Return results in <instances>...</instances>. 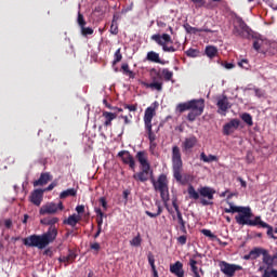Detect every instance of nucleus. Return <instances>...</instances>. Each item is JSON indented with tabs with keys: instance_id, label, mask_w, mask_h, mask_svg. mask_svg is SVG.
I'll list each match as a JSON object with an SVG mask.
<instances>
[{
	"instance_id": "obj_1",
	"label": "nucleus",
	"mask_w": 277,
	"mask_h": 277,
	"mask_svg": "<svg viewBox=\"0 0 277 277\" xmlns=\"http://www.w3.org/2000/svg\"><path fill=\"white\" fill-rule=\"evenodd\" d=\"M60 222L57 217H44L40 220V224L43 226H50L49 229L42 235H30L23 239L24 246L27 248H38L39 250H44L49 243H53L57 239V227L55 224Z\"/></svg>"
},
{
	"instance_id": "obj_2",
	"label": "nucleus",
	"mask_w": 277,
	"mask_h": 277,
	"mask_svg": "<svg viewBox=\"0 0 277 277\" xmlns=\"http://www.w3.org/2000/svg\"><path fill=\"white\" fill-rule=\"evenodd\" d=\"M229 208H225V213H238L235 216L236 222L239 226H267V223L261 220V216H255L252 220V209L250 207L235 206L233 202L227 201Z\"/></svg>"
},
{
	"instance_id": "obj_3",
	"label": "nucleus",
	"mask_w": 277,
	"mask_h": 277,
	"mask_svg": "<svg viewBox=\"0 0 277 277\" xmlns=\"http://www.w3.org/2000/svg\"><path fill=\"white\" fill-rule=\"evenodd\" d=\"M175 111L176 114H185V111H189L186 119L188 122H195L196 118L205 114V100H190L180 103L176 105Z\"/></svg>"
},
{
	"instance_id": "obj_4",
	"label": "nucleus",
	"mask_w": 277,
	"mask_h": 277,
	"mask_svg": "<svg viewBox=\"0 0 277 277\" xmlns=\"http://www.w3.org/2000/svg\"><path fill=\"white\" fill-rule=\"evenodd\" d=\"M150 183L154 187V192L160 194V198L164 207H168V202H170V187L168 186V175L162 173L158 176L157 180H155V177H151Z\"/></svg>"
},
{
	"instance_id": "obj_5",
	"label": "nucleus",
	"mask_w": 277,
	"mask_h": 277,
	"mask_svg": "<svg viewBox=\"0 0 277 277\" xmlns=\"http://www.w3.org/2000/svg\"><path fill=\"white\" fill-rule=\"evenodd\" d=\"M136 160L141 166V171L133 174L134 181H140V183H146L150 174V162H148V154L146 151H138L135 156Z\"/></svg>"
},
{
	"instance_id": "obj_6",
	"label": "nucleus",
	"mask_w": 277,
	"mask_h": 277,
	"mask_svg": "<svg viewBox=\"0 0 277 277\" xmlns=\"http://www.w3.org/2000/svg\"><path fill=\"white\" fill-rule=\"evenodd\" d=\"M173 177L177 183H183V156L181 147L174 145L171 150Z\"/></svg>"
},
{
	"instance_id": "obj_7",
	"label": "nucleus",
	"mask_w": 277,
	"mask_h": 277,
	"mask_svg": "<svg viewBox=\"0 0 277 277\" xmlns=\"http://www.w3.org/2000/svg\"><path fill=\"white\" fill-rule=\"evenodd\" d=\"M151 40H154V42L158 43L159 47H162V51H164V53H176V51H179V49H181V42H175V45H170L169 44H174V41L172 40V37L168 34H156L151 36Z\"/></svg>"
},
{
	"instance_id": "obj_8",
	"label": "nucleus",
	"mask_w": 277,
	"mask_h": 277,
	"mask_svg": "<svg viewBox=\"0 0 277 277\" xmlns=\"http://www.w3.org/2000/svg\"><path fill=\"white\" fill-rule=\"evenodd\" d=\"M199 196L202 198L200 199V202L203 207H209L213 205V196H215V189L209 187V186H202L198 189Z\"/></svg>"
},
{
	"instance_id": "obj_9",
	"label": "nucleus",
	"mask_w": 277,
	"mask_h": 277,
	"mask_svg": "<svg viewBox=\"0 0 277 277\" xmlns=\"http://www.w3.org/2000/svg\"><path fill=\"white\" fill-rule=\"evenodd\" d=\"M232 34L237 38H248V36H250V27L243 19L238 18Z\"/></svg>"
},
{
	"instance_id": "obj_10",
	"label": "nucleus",
	"mask_w": 277,
	"mask_h": 277,
	"mask_svg": "<svg viewBox=\"0 0 277 277\" xmlns=\"http://www.w3.org/2000/svg\"><path fill=\"white\" fill-rule=\"evenodd\" d=\"M219 267H220L222 274H224L225 276H228V277H233V276H235L236 272H241V269H243V267L241 265L230 264L226 261L219 262Z\"/></svg>"
},
{
	"instance_id": "obj_11",
	"label": "nucleus",
	"mask_w": 277,
	"mask_h": 277,
	"mask_svg": "<svg viewBox=\"0 0 277 277\" xmlns=\"http://www.w3.org/2000/svg\"><path fill=\"white\" fill-rule=\"evenodd\" d=\"M57 211H64V203L60 201L58 203L50 202L42 206L39 210L40 215H53Z\"/></svg>"
},
{
	"instance_id": "obj_12",
	"label": "nucleus",
	"mask_w": 277,
	"mask_h": 277,
	"mask_svg": "<svg viewBox=\"0 0 277 277\" xmlns=\"http://www.w3.org/2000/svg\"><path fill=\"white\" fill-rule=\"evenodd\" d=\"M216 101L217 114L226 116V111L230 109V102H228V97L226 95H221L216 97Z\"/></svg>"
},
{
	"instance_id": "obj_13",
	"label": "nucleus",
	"mask_w": 277,
	"mask_h": 277,
	"mask_svg": "<svg viewBox=\"0 0 277 277\" xmlns=\"http://www.w3.org/2000/svg\"><path fill=\"white\" fill-rule=\"evenodd\" d=\"M117 156L120 157L126 166H129V168L135 172V158H133V155H131L129 150H121Z\"/></svg>"
},
{
	"instance_id": "obj_14",
	"label": "nucleus",
	"mask_w": 277,
	"mask_h": 277,
	"mask_svg": "<svg viewBox=\"0 0 277 277\" xmlns=\"http://www.w3.org/2000/svg\"><path fill=\"white\" fill-rule=\"evenodd\" d=\"M156 111L155 107L149 106L145 109V115H144V124H145V131H153V118H155Z\"/></svg>"
},
{
	"instance_id": "obj_15",
	"label": "nucleus",
	"mask_w": 277,
	"mask_h": 277,
	"mask_svg": "<svg viewBox=\"0 0 277 277\" xmlns=\"http://www.w3.org/2000/svg\"><path fill=\"white\" fill-rule=\"evenodd\" d=\"M196 146H198V137H196V135L185 137L184 141L182 142L183 153H192V150H194Z\"/></svg>"
},
{
	"instance_id": "obj_16",
	"label": "nucleus",
	"mask_w": 277,
	"mask_h": 277,
	"mask_svg": "<svg viewBox=\"0 0 277 277\" xmlns=\"http://www.w3.org/2000/svg\"><path fill=\"white\" fill-rule=\"evenodd\" d=\"M262 256L264 265H267V267H274L275 265L277 267V252L272 255L268 250L262 249Z\"/></svg>"
},
{
	"instance_id": "obj_17",
	"label": "nucleus",
	"mask_w": 277,
	"mask_h": 277,
	"mask_svg": "<svg viewBox=\"0 0 277 277\" xmlns=\"http://www.w3.org/2000/svg\"><path fill=\"white\" fill-rule=\"evenodd\" d=\"M240 124H241V121H239V119H232L229 122L224 124L223 133L225 135H232V133H235V131L239 129Z\"/></svg>"
},
{
	"instance_id": "obj_18",
	"label": "nucleus",
	"mask_w": 277,
	"mask_h": 277,
	"mask_svg": "<svg viewBox=\"0 0 277 277\" xmlns=\"http://www.w3.org/2000/svg\"><path fill=\"white\" fill-rule=\"evenodd\" d=\"M170 273L176 277H185V269H183V263L176 261L174 264H170Z\"/></svg>"
},
{
	"instance_id": "obj_19",
	"label": "nucleus",
	"mask_w": 277,
	"mask_h": 277,
	"mask_svg": "<svg viewBox=\"0 0 277 277\" xmlns=\"http://www.w3.org/2000/svg\"><path fill=\"white\" fill-rule=\"evenodd\" d=\"M43 196H44V190L43 189H35L31 193L30 202H32V205H36V207H40V205H42V197Z\"/></svg>"
},
{
	"instance_id": "obj_20",
	"label": "nucleus",
	"mask_w": 277,
	"mask_h": 277,
	"mask_svg": "<svg viewBox=\"0 0 277 277\" xmlns=\"http://www.w3.org/2000/svg\"><path fill=\"white\" fill-rule=\"evenodd\" d=\"M172 207H173V209L175 210V213H176L177 224L180 226L184 225V224H187V222L183 219V213L181 212V208L179 207V202H177L176 198H174L172 200Z\"/></svg>"
},
{
	"instance_id": "obj_21",
	"label": "nucleus",
	"mask_w": 277,
	"mask_h": 277,
	"mask_svg": "<svg viewBox=\"0 0 277 277\" xmlns=\"http://www.w3.org/2000/svg\"><path fill=\"white\" fill-rule=\"evenodd\" d=\"M76 259H77V253L69 249L67 255H62L58 258V262L65 263V265H68V263H75Z\"/></svg>"
},
{
	"instance_id": "obj_22",
	"label": "nucleus",
	"mask_w": 277,
	"mask_h": 277,
	"mask_svg": "<svg viewBox=\"0 0 277 277\" xmlns=\"http://www.w3.org/2000/svg\"><path fill=\"white\" fill-rule=\"evenodd\" d=\"M52 180H53V176H51L50 173L48 172L41 173L40 177L34 182V187L47 185V183H49V181H52Z\"/></svg>"
},
{
	"instance_id": "obj_23",
	"label": "nucleus",
	"mask_w": 277,
	"mask_h": 277,
	"mask_svg": "<svg viewBox=\"0 0 277 277\" xmlns=\"http://www.w3.org/2000/svg\"><path fill=\"white\" fill-rule=\"evenodd\" d=\"M102 116L104 117V127H111V122L118 118V115L116 113H109L107 110H104L102 113Z\"/></svg>"
},
{
	"instance_id": "obj_24",
	"label": "nucleus",
	"mask_w": 277,
	"mask_h": 277,
	"mask_svg": "<svg viewBox=\"0 0 277 277\" xmlns=\"http://www.w3.org/2000/svg\"><path fill=\"white\" fill-rule=\"evenodd\" d=\"M81 221V216L79 214H71L68 216V219L63 221V224H67V226H71V228H75L77 224Z\"/></svg>"
},
{
	"instance_id": "obj_25",
	"label": "nucleus",
	"mask_w": 277,
	"mask_h": 277,
	"mask_svg": "<svg viewBox=\"0 0 277 277\" xmlns=\"http://www.w3.org/2000/svg\"><path fill=\"white\" fill-rule=\"evenodd\" d=\"M267 42L263 39H255L253 41V49L258 51V53H265L267 51V48L265 47Z\"/></svg>"
},
{
	"instance_id": "obj_26",
	"label": "nucleus",
	"mask_w": 277,
	"mask_h": 277,
	"mask_svg": "<svg viewBox=\"0 0 277 277\" xmlns=\"http://www.w3.org/2000/svg\"><path fill=\"white\" fill-rule=\"evenodd\" d=\"M147 62H153L154 64H163V61H161V57H159V53L155 51H149L146 55Z\"/></svg>"
},
{
	"instance_id": "obj_27",
	"label": "nucleus",
	"mask_w": 277,
	"mask_h": 277,
	"mask_svg": "<svg viewBox=\"0 0 277 277\" xmlns=\"http://www.w3.org/2000/svg\"><path fill=\"white\" fill-rule=\"evenodd\" d=\"M146 133L148 135V140H149V150H155V148H157V135L155 134V132H153V130H146Z\"/></svg>"
},
{
	"instance_id": "obj_28",
	"label": "nucleus",
	"mask_w": 277,
	"mask_h": 277,
	"mask_svg": "<svg viewBox=\"0 0 277 277\" xmlns=\"http://www.w3.org/2000/svg\"><path fill=\"white\" fill-rule=\"evenodd\" d=\"M106 12H107V2H104L103 4H98L93 10L94 16H105Z\"/></svg>"
},
{
	"instance_id": "obj_29",
	"label": "nucleus",
	"mask_w": 277,
	"mask_h": 277,
	"mask_svg": "<svg viewBox=\"0 0 277 277\" xmlns=\"http://www.w3.org/2000/svg\"><path fill=\"white\" fill-rule=\"evenodd\" d=\"M156 207H157V212L153 213L150 211H145L146 215H148V217H159V215L161 213H163V208L161 207V202L160 201H156L155 202Z\"/></svg>"
},
{
	"instance_id": "obj_30",
	"label": "nucleus",
	"mask_w": 277,
	"mask_h": 277,
	"mask_svg": "<svg viewBox=\"0 0 277 277\" xmlns=\"http://www.w3.org/2000/svg\"><path fill=\"white\" fill-rule=\"evenodd\" d=\"M145 85L146 88H150V90H157V92H161V90H163V81L146 83Z\"/></svg>"
},
{
	"instance_id": "obj_31",
	"label": "nucleus",
	"mask_w": 277,
	"mask_h": 277,
	"mask_svg": "<svg viewBox=\"0 0 277 277\" xmlns=\"http://www.w3.org/2000/svg\"><path fill=\"white\" fill-rule=\"evenodd\" d=\"M187 192H188V196H189L190 199L198 200L200 198V192H197L196 188H194L193 185L188 186Z\"/></svg>"
},
{
	"instance_id": "obj_32",
	"label": "nucleus",
	"mask_w": 277,
	"mask_h": 277,
	"mask_svg": "<svg viewBox=\"0 0 277 277\" xmlns=\"http://www.w3.org/2000/svg\"><path fill=\"white\" fill-rule=\"evenodd\" d=\"M68 196H77V189L75 188H68L66 190H63L61 194H60V198L62 200L68 198Z\"/></svg>"
},
{
	"instance_id": "obj_33",
	"label": "nucleus",
	"mask_w": 277,
	"mask_h": 277,
	"mask_svg": "<svg viewBox=\"0 0 277 277\" xmlns=\"http://www.w3.org/2000/svg\"><path fill=\"white\" fill-rule=\"evenodd\" d=\"M200 160L203 161L205 163H211L213 161H217V156L209 155L201 153L200 154Z\"/></svg>"
},
{
	"instance_id": "obj_34",
	"label": "nucleus",
	"mask_w": 277,
	"mask_h": 277,
	"mask_svg": "<svg viewBox=\"0 0 277 277\" xmlns=\"http://www.w3.org/2000/svg\"><path fill=\"white\" fill-rule=\"evenodd\" d=\"M206 55L208 57H210V60H213V57H215L217 55V48H215L213 45H208L206 48Z\"/></svg>"
},
{
	"instance_id": "obj_35",
	"label": "nucleus",
	"mask_w": 277,
	"mask_h": 277,
	"mask_svg": "<svg viewBox=\"0 0 277 277\" xmlns=\"http://www.w3.org/2000/svg\"><path fill=\"white\" fill-rule=\"evenodd\" d=\"M249 254H251V261H254V260L259 259V256H261V254H263V248L255 247L249 252Z\"/></svg>"
},
{
	"instance_id": "obj_36",
	"label": "nucleus",
	"mask_w": 277,
	"mask_h": 277,
	"mask_svg": "<svg viewBox=\"0 0 277 277\" xmlns=\"http://www.w3.org/2000/svg\"><path fill=\"white\" fill-rule=\"evenodd\" d=\"M121 70L123 71V75H128L130 79H135V74L129 69V64L124 63L121 65Z\"/></svg>"
},
{
	"instance_id": "obj_37",
	"label": "nucleus",
	"mask_w": 277,
	"mask_h": 277,
	"mask_svg": "<svg viewBox=\"0 0 277 277\" xmlns=\"http://www.w3.org/2000/svg\"><path fill=\"white\" fill-rule=\"evenodd\" d=\"M241 120L248 124V127H252L254 124V121L252 120V115L249 113H245L241 115Z\"/></svg>"
},
{
	"instance_id": "obj_38",
	"label": "nucleus",
	"mask_w": 277,
	"mask_h": 277,
	"mask_svg": "<svg viewBox=\"0 0 277 277\" xmlns=\"http://www.w3.org/2000/svg\"><path fill=\"white\" fill-rule=\"evenodd\" d=\"M162 77L164 81H172V78L174 77V72L170 71L168 68L162 69Z\"/></svg>"
},
{
	"instance_id": "obj_39",
	"label": "nucleus",
	"mask_w": 277,
	"mask_h": 277,
	"mask_svg": "<svg viewBox=\"0 0 277 277\" xmlns=\"http://www.w3.org/2000/svg\"><path fill=\"white\" fill-rule=\"evenodd\" d=\"M130 246L140 248V246H142V236L137 234L132 240H130Z\"/></svg>"
},
{
	"instance_id": "obj_40",
	"label": "nucleus",
	"mask_w": 277,
	"mask_h": 277,
	"mask_svg": "<svg viewBox=\"0 0 277 277\" xmlns=\"http://www.w3.org/2000/svg\"><path fill=\"white\" fill-rule=\"evenodd\" d=\"M184 29L187 34H200L202 31L200 28H196L189 24H184Z\"/></svg>"
},
{
	"instance_id": "obj_41",
	"label": "nucleus",
	"mask_w": 277,
	"mask_h": 277,
	"mask_svg": "<svg viewBox=\"0 0 277 277\" xmlns=\"http://www.w3.org/2000/svg\"><path fill=\"white\" fill-rule=\"evenodd\" d=\"M150 72H151V83H155L156 81H163L161 78V74H159L157 69L153 68Z\"/></svg>"
},
{
	"instance_id": "obj_42",
	"label": "nucleus",
	"mask_w": 277,
	"mask_h": 277,
	"mask_svg": "<svg viewBox=\"0 0 277 277\" xmlns=\"http://www.w3.org/2000/svg\"><path fill=\"white\" fill-rule=\"evenodd\" d=\"M118 62H122V53L120 52V48L114 54L113 66H116Z\"/></svg>"
},
{
	"instance_id": "obj_43",
	"label": "nucleus",
	"mask_w": 277,
	"mask_h": 277,
	"mask_svg": "<svg viewBox=\"0 0 277 277\" xmlns=\"http://www.w3.org/2000/svg\"><path fill=\"white\" fill-rule=\"evenodd\" d=\"M147 259H148V263H149V265L151 267V271L157 269V266H155V255L153 254V252H149L147 254Z\"/></svg>"
},
{
	"instance_id": "obj_44",
	"label": "nucleus",
	"mask_w": 277,
	"mask_h": 277,
	"mask_svg": "<svg viewBox=\"0 0 277 277\" xmlns=\"http://www.w3.org/2000/svg\"><path fill=\"white\" fill-rule=\"evenodd\" d=\"M81 34L82 36H92V34H94V29H92L91 27L82 26Z\"/></svg>"
},
{
	"instance_id": "obj_45",
	"label": "nucleus",
	"mask_w": 277,
	"mask_h": 277,
	"mask_svg": "<svg viewBox=\"0 0 277 277\" xmlns=\"http://www.w3.org/2000/svg\"><path fill=\"white\" fill-rule=\"evenodd\" d=\"M262 277H277V269H265Z\"/></svg>"
},
{
	"instance_id": "obj_46",
	"label": "nucleus",
	"mask_w": 277,
	"mask_h": 277,
	"mask_svg": "<svg viewBox=\"0 0 277 277\" xmlns=\"http://www.w3.org/2000/svg\"><path fill=\"white\" fill-rule=\"evenodd\" d=\"M201 233L205 237H209L210 239H217V236L214 235L210 229H201Z\"/></svg>"
},
{
	"instance_id": "obj_47",
	"label": "nucleus",
	"mask_w": 277,
	"mask_h": 277,
	"mask_svg": "<svg viewBox=\"0 0 277 277\" xmlns=\"http://www.w3.org/2000/svg\"><path fill=\"white\" fill-rule=\"evenodd\" d=\"M110 34L113 35V36H118V23H114V22H111V25H110Z\"/></svg>"
},
{
	"instance_id": "obj_48",
	"label": "nucleus",
	"mask_w": 277,
	"mask_h": 277,
	"mask_svg": "<svg viewBox=\"0 0 277 277\" xmlns=\"http://www.w3.org/2000/svg\"><path fill=\"white\" fill-rule=\"evenodd\" d=\"M176 241L180 246H185V243H187V234L177 237Z\"/></svg>"
},
{
	"instance_id": "obj_49",
	"label": "nucleus",
	"mask_w": 277,
	"mask_h": 277,
	"mask_svg": "<svg viewBox=\"0 0 277 277\" xmlns=\"http://www.w3.org/2000/svg\"><path fill=\"white\" fill-rule=\"evenodd\" d=\"M78 25L79 27H85V18L83 17V14L78 13Z\"/></svg>"
},
{
	"instance_id": "obj_50",
	"label": "nucleus",
	"mask_w": 277,
	"mask_h": 277,
	"mask_svg": "<svg viewBox=\"0 0 277 277\" xmlns=\"http://www.w3.org/2000/svg\"><path fill=\"white\" fill-rule=\"evenodd\" d=\"M187 57H197L198 56V50L196 49H189L186 51Z\"/></svg>"
},
{
	"instance_id": "obj_51",
	"label": "nucleus",
	"mask_w": 277,
	"mask_h": 277,
	"mask_svg": "<svg viewBox=\"0 0 277 277\" xmlns=\"http://www.w3.org/2000/svg\"><path fill=\"white\" fill-rule=\"evenodd\" d=\"M90 249L94 250V252L98 253L101 251V243L92 242V243H90Z\"/></svg>"
},
{
	"instance_id": "obj_52",
	"label": "nucleus",
	"mask_w": 277,
	"mask_h": 277,
	"mask_svg": "<svg viewBox=\"0 0 277 277\" xmlns=\"http://www.w3.org/2000/svg\"><path fill=\"white\" fill-rule=\"evenodd\" d=\"M192 2L194 3L195 8H203L205 5V0H192Z\"/></svg>"
},
{
	"instance_id": "obj_53",
	"label": "nucleus",
	"mask_w": 277,
	"mask_h": 277,
	"mask_svg": "<svg viewBox=\"0 0 277 277\" xmlns=\"http://www.w3.org/2000/svg\"><path fill=\"white\" fill-rule=\"evenodd\" d=\"M124 109H129V111H137V105H129V104H124L123 105Z\"/></svg>"
},
{
	"instance_id": "obj_54",
	"label": "nucleus",
	"mask_w": 277,
	"mask_h": 277,
	"mask_svg": "<svg viewBox=\"0 0 277 277\" xmlns=\"http://www.w3.org/2000/svg\"><path fill=\"white\" fill-rule=\"evenodd\" d=\"M238 66H240V68H246V70H248V60H241L240 62H238Z\"/></svg>"
},
{
	"instance_id": "obj_55",
	"label": "nucleus",
	"mask_w": 277,
	"mask_h": 277,
	"mask_svg": "<svg viewBox=\"0 0 277 277\" xmlns=\"http://www.w3.org/2000/svg\"><path fill=\"white\" fill-rule=\"evenodd\" d=\"M100 203L102 205L104 211H107V199L105 197L100 198Z\"/></svg>"
},
{
	"instance_id": "obj_56",
	"label": "nucleus",
	"mask_w": 277,
	"mask_h": 277,
	"mask_svg": "<svg viewBox=\"0 0 277 277\" xmlns=\"http://www.w3.org/2000/svg\"><path fill=\"white\" fill-rule=\"evenodd\" d=\"M76 211H77V213H85V206H83V205L77 206Z\"/></svg>"
},
{
	"instance_id": "obj_57",
	"label": "nucleus",
	"mask_w": 277,
	"mask_h": 277,
	"mask_svg": "<svg viewBox=\"0 0 277 277\" xmlns=\"http://www.w3.org/2000/svg\"><path fill=\"white\" fill-rule=\"evenodd\" d=\"M95 213L97 217H105V213H103V210H101V208H95Z\"/></svg>"
},
{
	"instance_id": "obj_58",
	"label": "nucleus",
	"mask_w": 277,
	"mask_h": 277,
	"mask_svg": "<svg viewBox=\"0 0 277 277\" xmlns=\"http://www.w3.org/2000/svg\"><path fill=\"white\" fill-rule=\"evenodd\" d=\"M223 66L226 68V70H232V68H235V64L233 63H224Z\"/></svg>"
},
{
	"instance_id": "obj_59",
	"label": "nucleus",
	"mask_w": 277,
	"mask_h": 277,
	"mask_svg": "<svg viewBox=\"0 0 277 277\" xmlns=\"http://www.w3.org/2000/svg\"><path fill=\"white\" fill-rule=\"evenodd\" d=\"M180 230L183 235H187V224L180 225Z\"/></svg>"
},
{
	"instance_id": "obj_60",
	"label": "nucleus",
	"mask_w": 277,
	"mask_h": 277,
	"mask_svg": "<svg viewBox=\"0 0 277 277\" xmlns=\"http://www.w3.org/2000/svg\"><path fill=\"white\" fill-rule=\"evenodd\" d=\"M265 93L261 90V89H255V96H258L259 98H261L262 96H264Z\"/></svg>"
},
{
	"instance_id": "obj_61",
	"label": "nucleus",
	"mask_w": 277,
	"mask_h": 277,
	"mask_svg": "<svg viewBox=\"0 0 277 277\" xmlns=\"http://www.w3.org/2000/svg\"><path fill=\"white\" fill-rule=\"evenodd\" d=\"M120 118L124 121V124H131V119L128 116L121 115Z\"/></svg>"
},
{
	"instance_id": "obj_62",
	"label": "nucleus",
	"mask_w": 277,
	"mask_h": 277,
	"mask_svg": "<svg viewBox=\"0 0 277 277\" xmlns=\"http://www.w3.org/2000/svg\"><path fill=\"white\" fill-rule=\"evenodd\" d=\"M5 228H12V220L8 219L4 221Z\"/></svg>"
},
{
	"instance_id": "obj_63",
	"label": "nucleus",
	"mask_w": 277,
	"mask_h": 277,
	"mask_svg": "<svg viewBox=\"0 0 277 277\" xmlns=\"http://www.w3.org/2000/svg\"><path fill=\"white\" fill-rule=\"evenodd\" d=\"M96 223H97V228L103 229V217H97Z\"/></svg>"
},
{
	"instance_id": "obj_64",
	"label": "nucleus",
	"mask_w": 277,
	"mask_h": 277,
	"mask_svg": "<svg viewBox=\"0 0 277 277\" xmlns=\"http://www.w3.org/2000/svg\"><path fill=\"white\" fill-rule=\"evenodd\" d=\"M237 181L240 183L241 187H248V184L246 183V181H243V179L237 177Z\"/></svg>"
}]
</instances>
